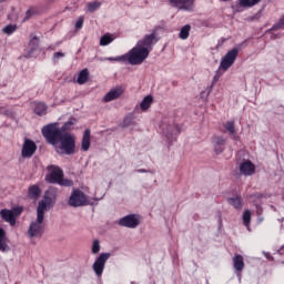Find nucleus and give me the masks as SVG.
I'll return each mask as SVG.
<instances>
[{"label":"nucleus","mask_w":284,"mask_h":284,"mask_svg":"<svg viewBox=\"0 0 284 284\" xmlns=\"http://www.w3.org/2000/svg\"><path fill=\"white\" fill-rule=\"evenodd\" d=\"M159 43V38H156V32L144 36L142 40H139L136 44L121 58L120 61H125L130 65H141L145 59L150 57L152 52V47Z\"/></svg>","instance_id":"1"},{"label":"nucleus","mask_w":284,"mask_h":284,"mask_svg":"<svg viewBox=\"0 0 284 284\" xmlns=\"http://www.w3.org/2000/svg\"><path fill=\"white\" fill-rule=\"evenodd\" d=\"M72 123L67 122L61 128H59V124L51 123L42 128V136H44L47 143L50 145H59L60 139L63 138V134H65L67 130H70V126Z\"/></svg>","instance_id":"2"},{"label":"nucleus","mask_w":284,"mask_h":284,"mask_svg":"<svg viewBox=\"0 0 284 284\" xmlns=\"http://www.w3.org/2000/svg\"><path fill=\"white\" fill-rule=\"evenodd\" d=\"M47 170L49 172V174L45 175L47 183H55L62 187H72V185H74L72 180L64 178L63 169H61L59 165H48Z\"/></svg>","instance_id":"3"},{"label":"nucleus","mask_w":284,"mask_h":284,"mask_svg":"<svg viewBox=\"0 0 284 284\" xmlns=\"http://www.w3.org/2000/svg\"><path fill=\"white\" fill-rule=\"evenodd\" d=\"M59 143V146H57L58 154L72 155L77 152V138L72 133L65 132Z\"/></svg>","instance_id":"4"},{"label":"nucleus","mask_w":284,"mask_h":284,"mask_svg":"<svg viewBox=\"0 0 284 284\" xmlns=\"http://www.w3.org/2000/svg\"><path fill=\"white\" fill-rule=\"evenodd\" d=\"M88 203V196L81 190H73L69 197V205L71 207H81Z\"/></svg>","instance_id":"5"},{"label":"nucleus","mask_w":284,"mask_h":284,"mask_svg":"<svg viewBox=\"0 0 284 284\" xmlns=\"http://www.w3.org/2000/svg\"><path fill=\"white\" fill-rule=\"evenodd\" d=\"M43 232H45V224L37 217V220L30 224L28 235L30 239H40V236H43Z\"/></svg>","instance_id":"6"},{"label":"nucleus","mask_w":284,"mask_h":284,"mask_svg":"<svg viewBox=\"0 0 284 284\" xmlns=\"http://www.w3.org/2000/svg\"><path fill=\"white\" fill-rule=\"evenodd\" d=\"M110 256V253H101L95 258L92 268L97 276H103V270H105V263H108Z\"/></svg>","instance_id":"7"},{"label":"nucleus","mask_w":284,"mask_h":284,"mask_svg":"<svg viewBox=\"0 0 284 284\" xmlns=\"http://www.w3.org/2000/svg\"><path fill=\"white\" fill-rule=\"evenodd\" d=\"M236 57H239V49L233 48L232 50L227 51V53L223 57L220 68L222 70H230L234 65V61H236Z\"/></svg>","instance_id":"8"},{"label":"nucleus","mask_w":284,"mask_h":284,"mask_svg":"<svg viewBox=\"0 0 284 284\" xmlns=\"http://www.w3.org/2000/svg\"><path fill=\"white\" fill-rule=\"evenodd\" d=\"M37 152V143L30 139H26L21 150L22 159H32Z\"/></svg>","instance_id":"9"},{"label":"nucleus","mask_w":284,"mask_h":284,"mask_svg":"<svg viewBox=\"0 0 284 284\" xmlns=\"http://www.w3.org/2000/svg\"><path fill=\"white\" fill-rule=\"evenodd\" d=\"M139 217L134 214H129L119 220L118 225L121 227H129L130 230H134V227H139Z\"/></svg>","instance_id":"10"},{"label":"nucleus","mask_w":284,"mask_h":284,"mask_svg":"<svg viewBox=\"0 0 284 284\" xmlns=\"http://www.w3.org/2000/svg\"><path fill=\"white\" fill-rule=\"evenodd\" d=\"M169 3H171L173 8H179L186 12H192V10H194V0H169Z\"/></svg>","instance_id":"11"},{"label":"nucleus","mask_w":284,"mask_h":284,"mask_svg":"<svg viewBox=\"0 0 284 284\" xmlns=\"http://www.w3.org/2000/svg\"><path fill=\"white\" fill-rule=\"evenodd\" d=\"M124 92H125V89H123V87H118L115 89H112L110 92H108L103 97V102L110 103V101H116V99H121V97H123Z\"/></svg>","instance_id":"12"},{"label":"nucleus","mask_w":284,"mask_h":284,"mask_svg":"<svg viewBox=\"0 0 284 284\" xmlns=\"http://www.w3.org/2000/svg\"><path fill=\"white\" fill-rule=\"evenodd\" d=\"M240 172L244 174V176H252L256 172V166L252 163V161H245L240 164Z\"/></svg>","instance_id":"13"},{"label":"nucleus","mask_w":284,"mask_h":284,"mask_svg":"<svg viewBox=\"0 0 284 284\" xmlns=\"http://www.w3.org/2000/svg\"><path fill=\"white\" fill-rule=\"evenodd\" d=\"M50 207H52V206H50V204H47L42 200L38 203V207H37V219H38V221H44L45 212H48V210H50Z\"/></svg>","instance_id":"14"},{"label":"nucleus","mask_w":284,"mask_h":284,"mask_svg":"<svg viewBox=\"0 0 284 284\" xmlns=\"http://www.w3.org/2000/svg\"><path fill=\"white\" fill-rule=\"evenodd\" d=\"M41 201L47 203V205H50L51 207H53L54 203H57V191L54 190L45 191L43 199Z\"/></svg>","instance_id":"15"},{"label":"nucleus","mask_w":284,"mask_h":284,"mask_svg":"<svg viewBox=\"0 0 284 284\" xmlns=\"http://www.w3.org/2000/svg\"><path fill=\"white\" fill-rule=\"evenodd\" d=\"M1 219L6 221V223H10V225H17V220L14 219V213L11 210L3 209L0 212Z\"/></svg>","instance_id":"16"},{"label":"nucleus","mask_w":284,"mask_h":284,"mask_svg":"<svg viewBox=\"0 0 284 284\" xmlns=\"http://www.w3.org/2000/svg\"><path fill=\"white\" fill-rule=\"evenodd\" d=\"M90 145H91V131L90 129H85L83 132L82 142H81V151L88 152V150H90Z\"/></svg>","instance_id":"17"},{"label":"nucleus","mask_w":284,"mask_h":284,"mask_svg":"<svg viewBox=\"0 0 284 284\" xmlns=\"http://www.w3.org/2000/svg\"><path fill=\"white\" fill-rule=\"evenodd\" d=\"M34 114L38 116H45L48 114V104L44 102H34Z\"/></svg>","instance_id":"18"},{"label":"nucleus","mask_w":284,"mask_h":284,"mask_svg":"<svg viewBox=\"0 0 284 284\" xmlns=\"http://www.w3.org/2000/svg\"><path fill=\"white\" fill-rule=\"evenodd\" d=\"M42 194L41 187L39 185L33 184L29 186L28 189V196L29 199H32L33 201H37Z\"/></svg>","instance_id":"19"},{"label":"nucleus","mask_w":284,"mask_h":284,"mask_svg":"<svg viewBox=\"0 0 284 284\" xmlns=\"http://www.w3.org/2000/svg\"><path fill=\"white\" fill-rule=\"evenodd\" d=\"M163 134L166 139H170V136H176V134H181V126H179V124L169 125L166 130L163 131Z\"/></svg>","instance_id":"20"},{"label":"nucleus","mask_w":284,"mask_h":284,"mask_svg":"<svg viewBox=\"0 0 284 284\" xmlns=\"http://www.w3.org/2000/svg\"><path fill=\"white\" fill-rule=\"evenodd\" d=\"M233 266L236 270V272H243L245 267V262L243 261V255L236 254L233 257Z\"/></svg>","instance_id":"21"},{"label":"nucleus","mask_w":284,"mask_h":284,"mask_svg":"<svg viewBox=\"0 0 284 284\" xmlns=\"http://www.w3.org/2000/svg\"><path fill=\"white\" fill-rule=\"evenodd\" d=\"M8 237L6 236V230L0 226V252H8Z\"/></svg>","instance_id":"22"},{"label":"nucleus","mask_w":284,"mask_h":284,"mask_svg":"<svg viewBox=\"0 0 284 284\" xmlns=\"http://www.w3.org/2000/svg\"><path fill=\"white\" fill-rule=\"evenodd\" d=\"M154 101V98L152 95H146L143 98L142 102L140 103V108L143 112L150 110L152 103Z\"/></svg>","instance_id":"23"},{"label":"nucleus","mask_w":284,"mask_h":284,"mask_svg":"<svg viewBox=\"0 0 284 284\" xmlns=\"http://www.w3.org/2000/svg\"><path fill=\"white\" fill-rule=\"evenodd\" d=\"M88 79H90V71H88V69H83L80 71L77 81L79 85H83V83H88Z\"/></svg>","instance_id":"24"},{"label":"nucleus","mask_w":284,"mask_h":284,"mask_svg":"<svg viewBox=\"0 0 284 284\" xmlns=\"http://www.w3.org/2000/svg\"><path fill=\"white\" fill-rule=\"evenodd\" d=\"M230 205H233L235 210H241L243 207V199L241 196L229 199Z\"/></svg>","instance_id":"25"},{"label":"nucleus","mask_w":284,"mask_h":284,"mask_svg":"<svg viewBox=\"0 0 284 284\" xmlns=\"http://www.w3.org/2000/svg\"><path fill=\"white\" fill-rule=\"evenodd\" d=\"M261 0H240L239 4L241 8H254V6H258Z\"/></svg>","instance_id":"26"},{"label":"nucleus","mask_w":284,"mask_h":284,"mask_svg":"<svg viewBox=\"0 0 284 284\" xmlns=\"http://www.w3.org/2000/svg\"><path fill=\"white\" fill-rule=\"evenodd\" d=\"M192 30V27L190 24L184 26L181 31H180V39H182L183 41H185V39H187L190 37V31Z\"/></svg>","instance_id":"27"},{"label":"nucleus","mask_w":284,"mask_h":284,"mask_svg":"<svg viewBox=\"0 0 284 284\" xmlns=\"http://www.w3.org/2000/svg\"><path fill=\"white\" fill-rule=\"evenodd\" d=\"M112 41H114V37H112L110 33H105L100 39V45H110Z\"/></svg>","instance_id":"28"},{"label":"nucleus","mask_w":284,"mask_h":284,"mask_svg":"<svg viewBox=\"0 0 284 284\" xmlns=\"http://www.w3.org/2000/svg\"><path fill=\"white\" fill-rule=\"evenodd\" d=\"M250 223H252V211L245 210L243 213V225L250 227Z\"/></svg>","instance_id":"29"},{"label":"nucleus","mask_w":284,"mask_h":284,"mask_svg":"<svg viewBox=\"0 0 284 284\" xmlns=\"http://www.w3.org/2000/svg\"><path fill=\"white\" fill-rule=\"evenodd\" d=\"M224 128L230 134H236V126L234 125V121L225 122Z\"/></svg>","instance_id":"30"},{"label":"nucleus","mask_w":284,"mask_h":284,"mask_svg":"<svg viewBox=\"0 0 284 284\" xmlns=\"http://www.w3.org/2000/svg\"><path fill=\"white\" fill-rule=\"evenodd\" d=\"M101 8V2L93 1L88 3V12H97Z\"/></svg>","instance_id":"31"},{"label":"nucleus","mask_w":284,"mask_h":284,"mask_svg":"<svg viewBox=\"0 0 284 284\" xmlns=\"http://www.w3.org/2000/svg\"><path fill=\"white\" fill-rule=\"evenodd\" d=\"M123 128H130V125H134V116L132 114H129L124 118Z\"/></svg>","instance_id":"32"},{"label":"nucleus","mask_w":284,"mask_h":284,"mask_svg":"<svg viewBox=\"0 0 284 284\" xmlns=\"http://www.w3.org/2000/svg\"><path fill=\"white\" fill-rule=\"evenodd\" d=\"M4 34H14L17 32V24H9L2 29Z\"/></svg>","instance_id":"33"},{"label":"nucleus","mask_w":284,"mask_h":284,"mask_svg":"<svg viewBox=\"0 0 284 284\" xmlns=\"http://www.w3.org/2000/svg\"><path fill=\"white\" fill-rule=\"evenodd\" d=\"M34 14H37V9L30 8L29 10H27L23 22L29 21V19H32Z\"/></svg>","instance_id":"34"},{"label":"nucleus","mask_w":284,"mask_h":284,"mask_svg":"<svg viewBox=\"0 0 284 284\" xmlns=\"http://www.w3.org/2000/svg\"><path fill=\"white\" fill-rule=\"evenodd\" d=\"M101 252V244L99 240H94L92 244V254H99Z\"/></svg>","instance_id":"35"},{"label":"nucleus","mask_w":284,"mask_h":284,"mask_svg":"<svg viewBox=\"0 0 284 284\" xmlns=\"http://www.w3.org/2000/svg\"><path fill=\"white\" fill-rule=\"evenodd\" d=\"M213 143L214 145H225V140L223 136H215Z\"/></svg>","instance_id":"36"},{"label":"nucleus","mask_w":284,"mask_h":284,"mask_svg":"<svg viewBox=\"0 0 284 284\" xmlns=\"http://www.w3.org/2000/svg\"><path fill=\"white\" fill-rule=\"evenodd\" d=\"M12 213H13L14 219L17 220V216H21V214L23 213V207H21V206L14 207Z\"/></svg>","instance_id":"37"},{"label":"nucleus","mask_w":284,"mask_h":284,"mask_svg":"<svg viewBox=\"0 0 284 284\" xmlns=\"http://www.w3.org/2000/svg\"><path fill=\"white\" fill-rule=\"evenodd\" d=\"M83 21H84V18L83 16H81L77 22H75V30H81V28H83Z\"/></svg>","instance_id":"38"},{"label":"nucleus","mask_w":284,"mask_h":284,"mask_svg":"<svg viewBox=\"0 0 284 284\" xmlns=\"http://www.w3.org/2000/svg\"><path fill=\"white\" fill-rule=\"evenodd\" d=\"M215 154H222L223 150H225V145L214 144Z\"/></svg>","instance_id":"39"},{"label":"nucleus","mask_w":284,"mask_h":284,"mask_svg":"<svg viewBox=\"0 0 284 284\" xmlns=\"http://www.w3.org/2000/svg\"><path fill=\"white\" fill-rule=\"evenodd\" d=\"M123 55H119L115 58H106V61H118L119 63H126L125 60H119L121 59Z\"/></svg>","instance_id":"40"},{"label":"nucleus","mask_w":284,"mask_h":284,"mask_svg":"<svg viewBox=\"0 0 284 284\" xmlns=\"http://www.w3.org/2000/svg\"><path fill=\"white\" fill-rule=\"evenodd\" d=\"M62 57H65V53H63V52H55L53 54V60L57 61L59 59H62Z\"/></svg>","instance_id":"41"},{"label":"nucleus","mask_w":284,"mask_h":284,"mask_svg":"<svg viewBox=\"0 0 284 284\" xmlns=\"http://www.w3.org/2000/svg\"><path fill=\"white\" fill-rule=\"evenodd\" d=\"M0 114H6V108L0 106Z\"/></svg>","instance_id":"42"},{"label":"nucleus","mask_w":284,"mask_h":284,"mask_svg":"<svg viewBox=\"0 0 284 284\" xmlns=\"http://www.w3.org/2000/svg\"><path fill=\"white\" fill-rule=\"evenodd\" d=\"M138 172L144 173V172H148V171L145 169H140V170H138Z\"/></svg>","instance_id":"43"},{"label":"nucleus","mask_w":284,"mask_h":284,"mask_svg":"<svg viewBox=\"0 0 284 284\" xmlns=\"http://www.w3.org/2000/svg\"><path fill=\"white\" fill-rule=\"evenodd\" d=\"M38 39H39V38H37V37H33V41H38Z\"/></svg>","instance_id":"44"}]
</instances>
